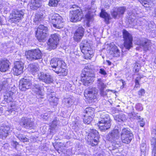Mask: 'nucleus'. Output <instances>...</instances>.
Instances as JSON below:
<instances>
[{"instance_id":"1","label":"nucleus","mask_w":156,"mask_h":156,"mask_svg":"<svg viewBox=\"0 0 156 156\" xmlns=\"http://www.w3.org/2000/svg\"><path fill=\"white\" fill-rule=\"evenodd\" d=\"M50 65L54 69L53 71L58 74L62 73L64 75L67 74V70L65 69L66 64L64 61L53 58L51 61Z\"/></svg>"},{"instance_id":"2","label":"nucleus","mask_w":156,"mask_h":156,"mask_svg":"<svg viewBox=\"0 0 156 156\" xmlns=\"http://www.w3.org/2000/svg\"><path fill=\"white\" fill-rule=\"evenodd\" d=\"M94 74L93 70L86 66L83 70L81 74V81L85 86H88L94 81Z\"/></svg>"},{"instance_id":"3","label":"nucleus","mask_w":156,"mask_h":156,"mask_svg":"<svg viewBox=\"0 0 156 156\" xmlns=\"http://www.w3.org/2000/svg\"><path fill=\"white\" fill-rule=\"evenodd\" d=\"M80 48L81 52L84 54L85 59H90L91 57L92 51L90 44L87 41H82L80 44Z\"/></svg>"},{"instance_id":"4","label":"nucleus","mask_w":156,"mask_h":156,"mask_svg":"<svg viewBox=\"0 0 156 156\" xmlns=\"http://www.w3.org/2000/svg\"><path fill=\"white\" fill-rule=\"evenodd\" d=\"M120 136L122 142L126 144L129 143L133 138V134L128 128H123L122 129Z\"/></svg>"},{"instance_id":"5","label":"nucleus","mask_w":156,"mask_h":156,"mask_svg":"<svg viewBox=\"0 0 156 156\" xmlns=\"http://www.w3.org/2000/svg\"><path fill=\"white\" fill-rule=\"evenodd\" d=\"M62 18L58 14H54L49 17L50 22L53 24V26L57 28L63 27V23L62 21Z\"/></svg>"},{"instance_id":"6","label":"nucleus","mask_w":156,"mask_h":156,"mask_svg":"<svg viewBox=\"0 0 156 156\" xmlns=\"http://www.w3.org/2000/svg\"><path fill=\"white\" fill-rule=\"evenodd\" d=\"M70 20L71 22H76L80 21L82 17V12L79 9L72 10V8H75L76 7V5H70Z\"/></svg>"},{"instance_id":"7","label":"nucleus","mask_w":156,"mask_h":156,"mask_svg":"<svg viewBox=\"0 0 156 156\" xmlns=\"http://www.w3.org/2000/svg\"><path fill=\"white\" fill-rule=\"evenodd\" d=\"M25 55L27 58L30 60L40 59L41 58L42 56L41 51L38 49L26 51Z\"/></svg>"},{"instance_id":"8","label":"nucleus","mask_w":156,"mask_h":156,"mask_svg":"<svg viewBox=\"0 0 156 156\" xmlns=\"http://www.w3.org/2000/svg\"><path fill=\"white\" fill-rule=\"evenodd\" d=\"M99 135L98 131L96 130H93L91 133H89L86 139L89 142V144L93 146L97 145L99 139Z\"/></svg>"},{"instance_id":"9","label":"nucleus","mask_w":156,"mask_h":156,"mask_svg":"<svg viewBox=\"0 0 156 156\" xmlns=\"http://www.w3.org/2000/svg\"><path fill=\"white\" fill-rule=\"evenodd\" d=\"M123 34L124 46L126 49L129 50L133 47V38L132 35L125 30H123Z\"/></svg>"},{"instance_id":"10","label":"nucleus","mask_w":156,"mask_h":156,"mask_svg":"<svg viewBox=\"0 0 156 156\" xmlns=\"http://www.w3.org/2000/svg\"><path fill=\"white\" fill-rule=\"evenodd\" d=\"M59 41V35L57 34H52L48 42V48L50 49H55Z\"/></svg>"},{"instance_id":"11","label":"nucleus","mask_w":156,"mask_h":156,"mask_svg":"<svg viewBox=\"0 0 156 156\" xmlns=\"http://www.w3.org/2000/svg\"><path fill=\"white\" fill-rule=\"evenodd\" d=\"M37 76L39 80L46 83L49 84L53 82L52 77L49 73L41 72L38 73Z\"/></svg>"},{"instance_id":"12","label":"nucleus","mask_w":156,"mask_h":156,"mask_svg":"<svg viewBox=\"0 0 156 156\" xmlns=\"http://www.w3.org/2000/svg\"><path fill=\"white\" fill-rule=\"evenodd\" d=\"M98 91V90L96 88L92 87L85 90L84 95L86 99H94L96 98Z\"/></svg>"},{"instance_id":"13","label":"nucleus","mask_w":156,"mask_h":156,"mask_svg":"<svg viewBox=\"0 0 156 156\" xmlns=\"http://www.w3.org/2000/svg\"><path fill=\"white\" fill-rule=\"evenodd\" d=\"M31 85V82L29 79L22 78L19 82V87L21 91H25L30 88Z\"/></svg>"},{"instance_id":"14","label":"nucleus","mask_w":156,"mask_h":156,"mask_svg":"<svg viewBox=\"0 0 156 156\" xmlns=\"http://www.w3.org/2000/svg\"><path fill=\"white\" fill-rule=\"evenodd\" d=\"M47 98L51 105H56L58 103V99L55 97V93L50 88L47 89Z\"/></svg>"},{"instance_id":"15","label":"nucleus","mask_w":156,"mask_h":156,"mask_svg":"<svg viewBox=\"0 0 156 156\" xmlns=\"http://www.w3.org/2000/svg\"><path fill=\"white\" fill-rule=\"evenodd\" d=\"M20 125L27 129H31L34 127V123L30 118L22 117L20 119Z\"/></svg>"},{"instance_id":"16","label":"nucleus","mask_w":156,"mask_h":156,"mask_svg":"<svg viewBox=\"0 0 156 156\" xmlns=\"http://www.w3.org/2000/svg\"><path fill=\"white\" fill-rule=\"evenodd\" d=\"M120 134L118 129H114L111 131L107 136V139L113 142L118 140L119 138Z\"/></svg>"},{"instance_id":"17","label":"nucleus","mask_w":156,"mask_h":156,"mask_svg":"<svg viewBox=\"0 0 156 156\" xmlns=\"http://www.w3.org/2000/svg\"><path fill=\"white\" fill-rule=\"evenodd\" d=\"M24 63L22 62H16L13 69L14 74L16 75H20L23 72Z\"/></svg>"},{"instance_id":"18","label":"nucleus","mask_w":156,"mask_h":156,"mask_svg":"<svg viewBox=\"0 0 156 156\" xmlns=\"http://www.w3.org/2000/svg\"><path fill=\"white\" fill-rule=\"evenodd\" d=\"M126 10L125 7H120L115 8L112 12L111 15L114 18H116L118 16L119 17L123 15Z\"/></svg>"},{"instance_id":"19","label":"nucleus","mask_w":156,"mask_h":156,"mask_svg":"<svg viewBox=\"0 0 156 156\" xmlns=\"http://www.w3.org/2000/svg\"><path fill=\"white\" fill-rule=\"evenodd\" d=\"M10 62L7 59L2 60L0 61V71L5 72L8 70L9 67Z\"/></svg>"},{"instance_id":"20","label":"nucleus","mask_w":156,"mask_h":156,"mask_svg":"<svg viewBox=\"0 0 156 156\" xmlns=\"http://www.w3.org/2000/svg\"><path fill=\"white\" fill-rule=\"evenodd\" d=\"M24 14V12L23 10H15L12 12L11 18L14 19L15 21H17L23 18Z\"/></svg>"},{"instance_id":"21","label":"nucleus","mask_w":156,"mask_h":156,"mask_svg":"<svg viewBox=\"0 0 156 156\" xmlns=\"http://www.w3.org/2000/svg\"><path fill=\"white\" fill-rule=\"evenodd\" d=\"M83 29L82 27L78 28L74 34V39L76 41H79L83 35Z\"/></svg>"},{"instance_id":"22","label":"nucleus","mask_w":156,"mask_h":156,"mask_svg":"<svg viewBox=\"0 0 156 156\" xmlns=\"http://www.w3.org/2000/svg\"><path fill=\"white\" fill-rule=\"evenodd\" d=\"M10 127L5 126L2 127L0 129V138L4 139L8 136Z\"/></svg>"},{"instance_id":"23","label":"nucleus","mask_w":156,"mask_h":156,"mask_svg":"<svg viewBox=\"0 0 156 156\" xmlns=\"http://www.w3.org/2000/svg\"><path fill=\"white\" fill-rule=\"evenodd\" d=\"M34 87L35 89L34 90L37 96L41 98H44V93L43 90V86L36 84Z\"/></svg>"},{"instance_id":"24","label":"nucleus","mask_w":156,"mask_h":156,"mask_svg":"<svg viewBox=\"0 0 156 156\" xmlns=\"http://www.w3.org/2000/svg\"><path fill=\"white\" fill-rule=\"evenodd\" d=\"M140 41V42L138 43L137 44L143 47L144 51H147L150 48V42L144 38H142Z\"/></svg>"},{"instance_id":"25","label":"nucleus","mask_w":156,"mask_h":156,"mask_svg":"<svg viewBox=\"0 0 156 156\" xmlns=\"http://www.w3.org/2000/svg\"><path fill=\"white\" fill-rule=\"evenodd\" d=\"M99 129L102 131H105L109 129L111 126V122H98Z\"/></svg>"},{"instance_id":"26","label":"nucleus","mask_w":156,"mask_h":156,"mask_svg":"<svg viewBox=\"0 0 156 156\" xmlns=\"http://www.w3.org/2000/svg\"><path fill=\"white\" fill-rule=\"evenodd\" d=\"M42 0H31L30 7H32L33 9H37L41 5Z\"/></svg>"},{"instance_id":"27","label":"nucleus","mask_w":156,"mask_h":156,"mask_svg":"<svg viewBox=\"0 0 156 156\" xmlns=\"http://www.w3.org/2000/svg\"><path fill=\"white\" fill-rule=\"evenodd\" d=\"M111 122V120L109 115L105 113L101 115L100 120L98 122Z\"/></svg>"},{"instance_id":"28","label":"nucleus","mask_w":156,"mask_h":156,"mask_svg":"<svg viewBox=\"0 0 156 156\" xmlns=\"http://www.w3.org/2000/svg\"><path fill=\"white\" fill-rule=\"evenodd\" d=\"M100 16L104 19L105 21L106 24L109 23V20L110 19V15L106 12L104 10L102 9L100 14Z\"/></svg>"},{"instance_id":"29","label":"nucleus","mask_w":156,"mask_h":156,"mask_svg":"<svg viewBox=\"0 0 156 156\" xmlns=\"http://www.w3.org/2000/svg\"><path fill=\"white\" fill-rule=\"evenodd\" d=\"M18 132L15 133V135L21 141L25 142L28 141L29 139L21 133L20 131L17 130Z\"/></svg>"},{"instance_id":"30","label":"nucleus","mask_w":156,"mask_h":156,"mask_svg":"<svg viewBox=\"0 0 156 156\" xmlns=\"http://www.w3.org/2000/svg\"><path fill=\"white\" fill-rule=\"evenodd\" d=\"M98 88L99 89H105L106 85L105 84L103 80L101 78H98L96 83Z\"/></svg>"},{"instance_id":"31","label":"nucleus","mask_w":156,"mask_h":156,"mask_svg":"<svg viewBox=\"0 0 156 156\" xmlns=\"http://www.w3.org/2000/svg\"><path fill=\"white\" fill-rule=\"evenodd\" d=\"M94 112V109L93 108L91 107L87 108L84 110V112L86 114L84 115V116H91L92 117Z\"/></svg>"},{"instance_id":"32","label":"nucleus","mask_w":156,"mask_h":156,"mask_svg":"<svg viewBox=\"0 0 156 156\" xmlns=\"http://www.w3.org/2000/svg\"><path fill=\"white\" fill-rule=\"evenodd\" d=\"M43 33L44 34H40V32L39 31L38 34H36L37 38L40 42H44L47 37V34L44 33V32Z\"/></svg>"},{"instance_id":"33","label":"nucleus","mask_w":156,"mask_h":156,"mask_svg":"<svg viewBox=\"0 0 156 156\" xmlns=\"http://www.w3.org/2000/svg\"><path fill=\"white\" fill-rule=\"evenodd\" d=\"M48 28L46 27L43 25H41L38 27L36 34H38L39 31L40 32V34H44L43 32H44V33L47 34L48 32Z\"/></svg>"},{"instance_id":"34","label":"nucleus","mask_w":156,"mask_h":156,"mask_svg":"<svg viewBox=\"0 0 156 156\" xmlns=\"http://www.w3.org/2000/svg\"><path fill=\"white\" fill-rule=\"evenodd\" d=\"M140 149L141 151V156H145L147 151H148V148L145 143H143L141 144Z\"/></svg>"},{"instance_id":"35","label":"nucleus","mask_w":156,"mask_h":156,"mask_svg":"<svg viewBox=\"0 0 156 156\" xmlns=\"http://www.w3.org/2000/svg\"><path fill=\"white\" fill-rule=\"evenodd\" d=\"M151 144L154 146L152 150V154L153 155H154V156H156V136L151 139Z\"/></svg>"},{"instance_id":"36","label":"nucleus","mask_w":156,"mask_h":156,"mask_svg":"<svg viewBox=\"0 0 156 156\" xmlns=\"http://www.w3.org/2000/svg\"><path fill=\"white\" fill-rule=\"evenodd\" d=\"M115 119L118 122L123 121L126 119V118L125 115L121 114L116 115L115 117Z\"/></svg>"},{"instance_id":"37","label":"nucleus","mask_w":156,"mask_h":156,"mask_svg":"<svg viewBox=\"0 0 156 156\" xmlns=\"http://www.w3.org/2000/svg\"><path fill=\"white\" fill-rule=\"evenodd\" d=\"M94 14L93 12H89L86 15V18L89 23L92 22L93 20Z\"/></svg>"},{"instance_id":"38","label":"nucleus","mask_w":156,"mask_h":156,"mask_svg":"<svg viewBox=\"0 0 156 156\" xmlns=\"http://www.w3.org/2000/svg\"><path fill=\"white\" fill-rule=\"evenodd\" d=\"M43 15L42 13H36L35 16L34 21L35 22L40 21L43 19Z\"/></svg>"},{"instance_id":"39","label":"nucleus","mask_w":156,"mask_h":156,"mask_svg":"<svg viewBox=\"0 0 156 156\" xmlns=\"http://www.w3.org/2000/svg\"><path fill=\"white\" fill-rule=\"evenodd\" d=\"M29 69L30 71L32 73L36 72L38 70V68L37 66L32 64L30 65Z\"/></svg>"},{"instance_id":"40","label":"nucleus","mask_w":156,"mask_h":156,"mask_svg":"<svg viewBox=\"0 0 156 156\" xmlns=\"http://www.w3.org/2000/svg\"><path fill=\"white\" fill-rule=\"evenodd\" d=\"M112 51L116 55V56H119L120 55V51L118 48L115 45H114L111 48Z\"/></svg>"},{"instance_id":"41","label":"nucleus","mask_w":156,"mask_h":156,"mask_svg":"<svg viewBox=\"0 0 156 156\" xmlns=\"http://www.w3.org/2000/svg\"><path fill=\"white\" fill-rule=\"evenodd\" d=\"M57 122L56 120H53L50 124V128L49 129L50 130V132L51 133L52 132V131L54 130L55 128L57 126Z\"/></svg>"},{"instance_id":"42","label":"nucleus","mask_w":156,"mask_h":156,"mask_svg":"<svg viewBox=\"0 0 156 156\" xmlns=\"http://www.w3.org/2000/svg\"><path fill=\"white\" fill-rule=\"evenodd\" d=\"M137 13L136 12L135 10L130 12L129 13V18L130 20H132V21H133L135 19L137 16Z\"/></svg>"},{"instance_id":"43","label":"nucleus","mask_w":156,"mask_h":156,"mask_svg":"<svg viewBox=\"0 0 156 156\" xmlns=\"http://www.w3.org/2000/svg\"><path fill=\"white\" fill-rule=\"evenodd\" d=\"M140 3L144 7H149V4L151 2L150 0H140Z\"/></svg>"},{"instance_id":"44","label":"nucleus","mask_w":156,"mask_h":156,"mask_svg":"<svg viewBox=\"0 0 156 156\" xmlns=\"http://www.w3.org/2000/svg\"><path fill=\"white\" fill-rule=\"evenodd\" d=\"M85 117L83 119V122L85 123H87L88 124H90L91 121L92 120V117L91 116H84Z\"/></svg>"},{"instance_id":"45","label":"nucleus","mask_w":156,"mask_h":156,"mask_svg":"<svg viewBox=\"0 0 156 156\" xmlns=\"http://www.w3.org/2000/svg\"><path fill=\"white\" fill-rule=\"evenodd\" d=\"M58 0H49L48 5L52 7L56 6L58 5Z\"/></svg>"},{"instance_id":"46","label":"nucleus","mask_w":156,"mask_h":156,"mask_svg":"<svg viewBox=\"0 0 156 156\" xmlns=\"http://www.w3.org/2000/svg\"><path fill=\"white\" fill-rule=\"evenodd\" d=\"M8 5V3L4 0H0V8L5 9Z\"/></svg>"},{"instance_id":"47","label":"nucleus","mask_w":156,"mask_h":156,"mask_svg":"<svg viewBox=\"0 0 156 156\" xmlns=\"http://www.w3.org/2000/svg\"><path fill=\"white\" fill-rule=\"evenodd\" d=\"M104 89H101L99 90L100 91V94L103 97H104L106 95L107 92L109 91H112L110 90H107L105 91H104Z\"/></svg>"},{"instance_id":"48","label":"nucleus","mask_w":156,"mask_h":156,"mask_svg":"<svg viewBox=\"0 0 156 156\" xmlns=\"http://www.w3.org/2000/svg\"><path fill=\"white\" fill-rule=\"evenodd\" d=\"M112 146L115 149L118 148L121 146V144L119 142H116V141H113Z\"/></svg>"},{"instance_id":"49","label":"nucleus","mask_w":156,"mask_h":156,"mask_svg":"<svg viewBox=\"0 0 156 156\" xmlns=\"http://www.w3.org/2000/svg\"><path fill=\"white\" fill-rule=\"evenodd\" d=\"M53 146L58 151L62 146V144L61 143H58L55 145L53 144Z\"/></svg>"},{"instance_id":"50","label":"nucleus","mask_w":156,"mask_h":156,"mask_svg":"<svg viewBox=\"0 0 156 156\" xmlns=\"http://www.w3.org/2000/svg\"><path fill=\"white\" fill-rule=\"evenodd\" d=\"M5 94L9 98V101H11L12 99L13 93L11 91H9L7 92Z\"/></svg>"},{"instance_id":"51","label":"nucleus","mask_w":156,"mask_h":156,"mask_svg":"<svg viewBox=\"0 0 156 156\" xmlns=\"http://www.w3.org/2000/svg\"><path fill=\"white\" fill-rule=\"evenodd\" d=\"M145 93V91L144 89H142L140 90L138 92V94L139 97H140L142 96H144Z\"/></svg>"},{"instance_id":"52","label":"nucleus","mask_w":156,"mask_h":156,"mask_svg":"<svg viewBox=\"0 0 156 156\" xmlns=\"http://www.w3.org/2000/svg\"><path fill=\"white\" fill-rule=\"evenodd\" d=\"M136 109L139 111H141L143 110V107L142 104L138 103L137 104L136 106Z\"/></svg>"},{"instance_id":"53","label":"nucleus","mask_w":156,"mask_h":156,"mask_svg":"<svg viewBox=\"0 0 156 156\" xmlns=\"http://www.w3.org/2000/svg\"><path fill=\"white\" fill-rule=\"evenodd\" d=\"M8 83L7 81L6 80H5L3 81H2L1 83H0V85H2V86L3 87H5L8 85Z\"/></svg>"},{"instance_id":"54","label":"nucleus","mask_w":156,"mask_h":156,"mask_svg":"<svg viewBox=\"0 0 156 156\" xmlns=\"http://www.w3.org/2000/svg\"><path fill=\"white\" fill-rule=\"evenodd\" d=\"M99 73L104 76L107 74L105 71L104 69L102 68L100 69Z\"/></svg>"},{"instance_id":"55","label":"nucleus","mask_w":156,"mask_h":156,"mask_svg":"<svg viewBox=\"0 0 156 156\" xmlns=\"http://www.w3.org/2000/svg\"><path fill=\"white\" fill-rule=\"evenodd\" d=\"M12 145L16 149L17 145H18V143L16 141H12L11 143Z\"/></svg>"},{"instance_id":"56","label":"nucleus","mask_w":156,"mask_h":156,"mask_svg":"<svg viewBox=\"0 0 156 156\" xmlns=\"http://www.w3.org/2000/svg\"><path fill=\"white\" fill-rule=\"evenodd\" d=\"M69 87H70V89L69 88V90H71V91L72 92H73L75 90V87L74 85L72 86V85L70 84H69Z\"/></svg>"},{"instance_id":"57","label":"nucleus","mask_w":156,"mask_h":156,"mask_svg":"<svg viewBox=\"0 0 156 156\" xmlns=\"http://www.w3.org/2000/svg\"><path fill=\"white\" fill-rule=\"evenodd\" d=\"M135 115H136V114L133 112L129 114V116L131 118H133V117H134V119H136V117L135 116Z\"/></svg>"},{"instance_id":"58","label":"nucleus","mask_w":156,"mask_h":156,"mask_svg":"<svg viewBox=\"0 0 156 156\" xmlns=\"http://www.w3.org/2000/svg\"><path fill=\"white\" fill-rule=\"evenodd\" d=\"M142 78V77L141 75H138L137 77L136 78L135 80L136 81L137 80V81H139Z\"/></svg>"},{"instance_id":"59","label":"nucleus","mask_w":156,"mask_h":156,"mask_svg":"<svg viewBox=\"0 0 156 156\" xmlns=\"http://www.w3.org/2000/svg\"><path fill=\"white\" fill-rule=\"evenodd\" d=\"M135 87H140V83H139V81H137V80L136 81L135 80Z\"/></svg>"},{"instance_id":"60","label":"nucleus","mask_w":156,"mask_h":156,"mask_svg":"<svg viewBox=\"0 0 156 156\" xmlns=\"http://www.w3.org/2000/svg\"><path fill=\"white\" fill-rule=\"evenodd\" d=\"M4 98L5 101L7 102L10 101H9V98L7 96V95H6V94L4 95Z\"/></svg>"},{"instance_id":"61","label":"nucleus","mask_w":156,"mask_h":156,"mask_svg":"<svg viewBox=\"0 0 156 156\" xmlns=\"http://www.w3.org/2000/svg\"><path fill=\"white\" fill-rule=\"evenodd\" d=\"M140 125L141 127H143L144 125V123L143 121H141L140 123Z\"/></svg>"},{"instance_id":"62","label":"nucleus","mask_w":156,"mask_h":156,"mask_svg":"<svg viewBox=\"0 0 156 156\" xmlns=\"http://www.w3.org/2000/svg\"><path fill=\"white\" fill-rule=\"evenodd\" d=\"M120 81L122 83L123 87L124 85L126 84L125 82L122 79L120 80Z\"/></svg>"},{"instance_id":"63","label":"nucleus","mask_w":156,"mask_h":156,"mask_svg":"<svg viewBox=\"0 0 156 156\" xmlns=\"http://www.w3.org/2000/svg\"><path fill=\"white\" fill-rule=\"evenodd\" d=\"M4 89V87L3 86H2V85L0 84V92L1 91V90L2 89Z\"/></svg>"},{"instance_id":"64","label":"nucleus","mask_w":156,"mask_h":156,"mask_svg":"<svg viewBox=\"0 0 156 156\" xmlns=\"http://www.w3.org/2000/svg\"><path fill=\"white\" fill-rule=\"evenodd\" d=\"M106 62L108 63L109 65H110L111 64V62L109 60H106Z\"/></svg>"}]
</instances>
